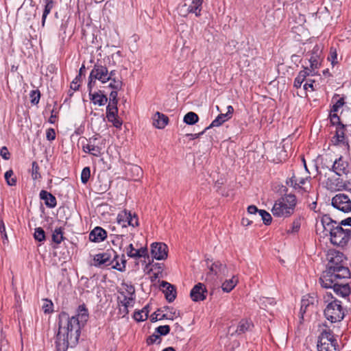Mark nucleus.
Here are the masks:
<instances>
[{"label": "nucleus", "instance_id": "nucleus-1", "mask_svg": "<svg viewBox=\"0 0 351 351\" xmlns=\"http://www.w3.org/2000/svg\"><path fill=\"white\" fill-rule=\"evenodd\" d=\"M88 319V311L85 304H80L76 315L69 317L66 312L58 315V332L55 336L56 351H66L69 346H75L81 335V328Z\"/></svg>", "mask_w": 351, "mask_h": 351}, {"label": "nucleus", "instance_id": "nucleus-2", "mask_svg": "<svg viewBox=\"0 0 351 351\" xmlns=\"http://www.w3.org/2000/svg\"><path fill=\"white\" fill-rule=\"evenodd\" d=\"M321 223L326 236L330 235V243L339 247L346 246L351 239V230L344 229L333 220L329 215L321 218Z\"/></svg>", "mask_w": 351, "mask_h": 351}, {"label": "nucleus", "instance_id": "nucleus-3", "mask_svg": "<svg viewBox=\"0 0 351 351\" xmlns=\"http://www.w3.org/2000/svg\"><path fill=\"white\" fill-rule=\"evenodd\" d=\"M296 204L297 199L294 194H285L275 202L271 213L277 217H289L293 214Z\"/></svg>", "mask_w": 351, "mask_h": 351}, {"label": "nucleus", "instance_id": "nucleus-4", "mask_svg": "<svg viewBox=\"0 0 351 351\" xmlns=\"http://www.w3.org/2000/svg\"><path fill=\"white\" fill-rule=\"evenodd\" d=\"M324 302L327 303L324 309L326 318L331 323L341 322L345 316V311L341 302L335 298L330 292L326 293L324 296Z\"/></svg>", "mask_w": 351, "mask_h": 351}, {"label": "nucleus", "instance_id": "nucleus-5", "mask_svg": "<svg viewBox=\"0 0 351 351\" xmlns=\"http://www.w3.org/2000/svg\"><path fill=\"white\" fill-rule=\"evenodd\" d=\"M350 276L348 268H326L319 281L322 287H330L332 283L346 280Z\"/></svg>", "mask_w": 351, "mask_h": 351}, {"label": "nucleus", "instance_id": "nucleus-6", "mask_svg": "<svg viewBox=\"0 0 351 351\" xmlns=\"http://www.w3.org/2000/svg\"><path fill=\"white\" fill-rule=\"evenodd\" d=\"M337 339L330 330H324L317 341L318 351H339Z\"/></svg>", "mask_w": 351, "mask_h": 351}, {"label": "nucleus", "instance_id": "nucleus-7", "mask_svg": "<svg viewBox=\"0 0 351 351\" xmlns=\"http://www.w3.org/2000/svg\"><path fill=\"white\" fill-rule=\"evenodd\" d=\"M328 263L326 268H348L346 265L344 254L335 250H330L327 254Z\"/></svg>", "mask_w": 351, "mask_h": 351}, {"label": "nucleus", "instance_id": "nucleus-8", "mask_svg": "<svg viewBox=\"0 0 351 351\" xmlns=\"http://www.w3.org/2000/svg\"><path fill=\"white\" fill-rule=\"evenodd\" d=\"M332 206L343 212H351V199L344 193H338L332 198Z\"/></svg>", "mask_w": 351, "mask_h": 351}, {"label": "nucleus", "instance_id": "nucleus-9", "mask_svg": "<svg viewBox=\"0 0 351 351\" xmlns=\"http://www.w3.org/2000/svg\"><path fill=\"white\" fill-rule=\"evenodd\" d=\"M118 258V255L113 250H108L105 252L95 255L93 261L94 265L101 267L102 265H111L112 262Z\"/></svg>", "mask_w": 351, "mask_h": 351}, {"label": "nucleus", "instance_id": "nucleus-10", "mask_svg": "<svg viewBox=\"0 0 351 351\" xmlns=\"http://www.w3.org/2000/svg\"><path fill=\"white\" fill-rule=\"evenodd\" d=\"M106 117L108 121L112 123L116 128L120 129L123 121L118 116L117 104L109 102L106 107Z\"/></svg>", "mask_w": 351, "mask_h": 351}, {"label": "nucleus", "instance_id": "nucleus-11", "mask_svg": "<svg viewBox=\"0 0 351 351\" xmlns=\"http://www.w3.org/2000/svg\"><path fill=\"white\" fill-rule=\"evenodd\" d=\"M306 56H309L308 60L310 63V66L308 67V71L310 73L311 75L313 76L316 74L315 71L321 64L320 51L317 46L314 47L313 50Z\"/></svg>", "mask_w": 351, "mask_h": 351}, {"label": "nucleus", "instance_id": "nucleus-12", "mask_svg": "<svg viewBox=\"0 0 351 351\" xmlns=\"http://www.w3.org/2000/svg\"><path fill=\"white\" fill-rule=\"evenodd\" d=\"M90 73L91 74V77H95L103 84L109 81L108 68L99 61L95 64L93 69Z\"/></svg>", "mask_w": 351, "mask_h": 351}, {"label": "nucleus", "instance_id": "nucleus-13", "mask_svg": "<svg viewBox=\"0 0 351 351\" xmlns=\"http://www.w3.org/2000/svg\"><path fill=\"white\" fill-rule=\"evenodd\" d=\"M326 168L335 172L338 176L347 175L349 173L348 162L343 160L342 156L337 158L332 162L331 167L324 164Z\"/></svg>", "mask_w": 351, "mask_h": 351}, {"label": "nucleus", "instance_id": "nucleus-14", "mask_svg": "<svg viewBox=\"0 0 351 351\" xmlns=\"http://www.w3.org/2000/svg\"><path fill=\"white\" fill-rule=\"evenodd\" d=\"M151 254L156 260H165L168 256V246L161 242L153 243L151 245Z\"/></svg>", "mask_w": 351, "mask_h": 351}, {"label": "nucleus", "instance_id": "nucleus-15", "mask_svg": "<svg viewBox=\"0 0 351 351\" xmlns=\"http://www.w3.org/2000/svg\"><path fill=\"white\" fill-rule=\"evenodd\" d=\"M98 140L99 138L96 136H93L88 140H86L87 143L82 145L83 151L94 156H99L101 154V147L97 143Z\"/></svg>", "mask_w": 351, "mask_h": 351}, {"label": "nucleus", "instance_id": "nucleus-16", "mask_svg": "<svg viewBox=\"0 0 351 351\" xmlns=\"http://www.w3.org/2000/svg\"><path fill=\"white\" fill-rule=\"evenodd\" d=\"M206 287L201 282L196 284L190 292L191 298L193 302H200L206 300Z\"/></svg>", "mask_w": 351, "mask_h": 351}, {"label": "nucleus", "instance_id": "nucleus-17", "mask_svg": "<svg viewBox=\"0 0 351 351\" xmlns=\"http://www.w3.org/2000/svg\"><path fill=\"white\" fill-rule=\"evenodd\" d=\"M346 281V280H341L340 282H334L332 283L330 287L325 288L331 289L337 295L346 298L350 293V288L348 283Z\"/></svg>", "mask_w": 351, "mask_h": 351}, {"label": "nucleus", "instance_id": "nucleus-18", "mask_svg": "<svg viewBox=\"0 0 351 351\" xmlns=\"http://www.w3.org/2000/svg\"><path fill=\"white\" fill-rule=\"evenodd\" d=\"M317 302V297L314 294H307L302 297L300 312L302 317L304 313L313 308Z\"/></svg>", "mask_w": 351, "mask_h": 351}, {"label": "nucleus", "instance_id": "nucleus-19", "mask_svg": "<svg viewBox=\"0 0 351 351\" xmlns=\"http://www.w3.org/2000/svg\"><path fill=\"white\" fill-rule=\"evenodd\" d=\"M234 112V108L232 106L227 107L226 113H220L210 124V125L205 128V130H208L211 128L219 127L224 122L231 119L232 115Z\"/></svg>", "mask_w": 351, "mask_h": 351}, {"label": "nucleus", "instance_id": "nucleus-20", "mask_svg": "<svg viewBox=\"0 0 351 351\" xmlns=\"http://www.w3.org/2000/svg\"><path fill=\"white\" fill-rule=\"evenodd\" d=\"M117 222L122 227H127L128 226L138 227L139 226L138 219H136L134 223L131 221V211L126 209L122 210L118 214Z\"/></svg>", "mask_w": 351, "mask_h": 351}, {"label": "nucleus", "instance_id": "nucleus-21", "mask_svg": "<svg viewBox=\"0 0 351 351\" xmlns=\"http://www.w3.org/2000/svg\"><path fill=\"white\" fill-rule=\"evenodd\" d=\"M126 254L128 257L134 259L148 257V250L147 246L135 248L132 243H130L126 248Z\"/></svg>", "mask_w": 351, "mask_h": 351}, {"label": "nucleus", "instance_id": "nucleus-22", "mask_svg": "<svg viewBox=\"0 0 351 351\" xmlns=\"http://www.w3.org/2000/svg\"><path fill=\"white\" fill-rule=\"evenodd\" d=\"M326 187L330 191H341V189H347L348 186L344 183L342 179L337 178L335 179L328 178L326 181Z\"/></svg>", "mask_w": 351, "mask_h": 351}, {"label": "nucleus", "instance_id": "nucleus-23", "mask_svg": "<svg viewBox=\"0 0 351 351\" xmlns=\"http://www.w3.org/2000/svg\"><path fill=\"white\" fill-rule=\"evenodd\" d=\"M106 237V231L102 228L97 226L90 232L89 240L92 242L99 243L104 241Z\"/></svg>", "mask_w": 351, "mask_h": 351}, {"label": "nucleus", "instance_id": "nucleus-24", "mask_svg": "<svg viewBox=\"0 0 351 351\" xmlns=\"http://www.w3.org/2000/svg\"><path fill=\"white\" fill-rule=\"evenodd\" d=\"M160 286L165 289L164 291L166 300L169 302H172L176 298V287L166 281H162Z\"/></svg>", "mask_w": 351, "mask_h": 351}, {"label": "nucleus", "instance_id": "nucleus-25", "mask_svg": "<svg viewBox=\"0 0 351 351\" xmlns=\"http://www.w3.org/2000/svg\"><path fill=\"white\" fill-rule=\"evenodd\" d=\"M40 199L43 200L47 207L53 208L57 205V200L56 197L51 193L41 190L39 194Z\"/></svg>", "mask_w": 351, "mask_h": 351}, {"label": "nucleus", "instance_id": "nucleus-26", "mask_svg": "<svg viewBox=\"0 0 351 351\" xmlns=\"http://www.w3.org/2000/svg\"><path fill=\"white\" fill-rule=\"evenodd\" d=\"M350 127V124H343L336 127V133L335 138H336V142L338 143H342L343 145H348V143L346 141L345 136L346 131L348 127Z\"/></svg>", "mask_w": 351, "mask_h": 351}, {"label": "nucleus", "instance_id": "nucleus-27", "mask_svg": "<svg viewBox=\"0 0 351 351\" xmlns=\"http://www.w3.org/2000/svg\"><path fill=\"white\" fill-rule=\"evenodd\" d=\"M210 271L216 276H225L228 273L226 265L220 261H215L209 266Z\"/></svg>", "mask_w": 351, "mask_h": 351}, {"label": "nucleus", "instance_id": "nucleus-28", "mask_svg": "<svg viewBox=\"0 0 351 351\" xmlns=\"http://www.w3.org/2000/svg\"><path fill=\"white\" fill-rule=\"evenodd\" d=\"M169 118L162 113L157 112L153 119V125L158 129H163L168 123Z\"/></svg>", "mask_w": 351, "mask_h": 351}, {"label": "nucleus", "instance_id": "nucleus-29", "mask_svg": "<svg viewBox=\"0 0 351 351\" xmlns=\"http://www.w3.org/2000/svg\"><path fill=\"white\" fill-rule=\"evenodd\" d=\"M254 324L251 320L243 319L239 322L235 333L238 335L243 334L247 331L252 330Z\"/></svg>", "mask_w": 351, "mask_h": 351}, {"label": "nucleus", "instance_id": "nucleus-30", "mask_svg": "<svg viewBox=\"0 0 351 351\" xmlns=\"http://www.w3.org/2000/svg\"><path fill=\"white\" fill-rule=\"evenodd\" d=\"M99 92H95L88 94L90 101L95 104L99 106L105 105L108 102V97L106 95L100 93Z\"/></svg>", "mask_w": 351, "mask_h": 351}, {"label": "nucleus", "instance_id": "nucleus-31", "mask_svg": "<svg viewBox=\"0 0 351 351\" xmlns=\"http://www.w3.org/2000/svg\"><path fill=\"white\" fill-rule=\"evenodd\" d=\"M308 75H311V74L308 71V66H304V70L300 71L298 76L295 78L293 86L296 88H300L302 83Z\"/></svg>", "mask_w": 351, "mask_h": 351}, {"label": "nucleus", "instance_id": "nucleus-32", "mask_svg": "<svg viewBox=\"0 0 351 351\" xmlns=\"http://www.w3.org/2000/svg\"><path fill=\"white\" fill-rule=\"evenodd\" d=\"M119 293L123 297L122 300H120L119 298H118L119 299V301H118L119 306H131V307H132L134 306V300H135L134 297L126 295V294L124 291H119Z\"/></svg>", "mask_w": 351, "mask_h": 351}, {"label": "nucleus", "instance_id": "nucleus-33", "mask_svg": "<svg viewBox=\"0 0 351 351\" xmlns=\"http://www.w3.org/2000/svg\"><path fill=\"white\" fill-rule=\"evenodd\" d=\"M45 8L42 16V25L44 26L47 15L51 12L54 6V0H44Z\"/></svg>", "mask_w": 351, "mask_h": 351}, {"label": "nucleus", "instance_id": "nucleus-34", "mask_svg": "<svg viewBox=\"0 0 351 351\" xmlns=\"http://www.w3.org/2000/svg\"><path fill=\"white\" fill-rule=\"evenodd\" d=\"M238 280L235 276H232L231 279L226 280L223 282L221 289L224 292H230L237 285Z\"/></svg>", "mask_w": 351, "mask_h": 351}, {"label": "nucleus", "instance_id": "nucleus-35", "mask_svg": "<svg viewBox=\"0 0 351 351\" xmlns=\"http://www.w3.org/2000/svg\"><path fill=\"white\" fill-rule=\"evenodd\" d=\"M149 306H145L141 311H137L134 313L133 318L137 322H143L148 317Z\"/></svg>", "mask_w": 351, "mask_h": 351}, {"label": "nucleus", "instance_id": "nucleus-36", "mask_svg": "<svg viewBox=\"0 0 351 351\" xmlns=\"http://www.w3.org/2000/svg\"><path fill=\"white\" fill-rule=\"evenodd\" d=\"M62 227L56 228L52 234V241L56 244H60L64 239V232Z\"/></svg>", "mask_w": 351, "mask_h": 351}, {"label": "nucleus", "instance_id": "nucleus-37", "mask_svg": "<svg viewBox=\"0 0 351 351\" xmlns=\"http://www.w3.org/2000/svg\"><path fill=\"white\" fill-rule=\"evenodd\" d=\"M300 227H301V218L300 217L295 218L293 221L292 223L291 224L290 228L287 230V233L288 234H295L299 232Z\"/></svg>", "mask_w": 351, "mask_h": 351}, {"label": "nucleus", "instance_id": "nucleus-38", "mask_svg": "<svg viewBox=\"0 0 351 351\" xmlns=\"http://www.w3.org/2000/svg\"><path fill=\"white\" fill-rule=\"evenodd\" d=\"M183 121L187 125H193L199 121V117L196 113L189 112L185 114Z\"/></svg>", "mask_w": 351, "mask_h": 351}, {"label": "nucleus", "instance_id": "nucleus-39", "mask_svg": "<svg viewBox=\"0 0 351 351\" xmlns=\"http://www.w3.org/2000/svg\"><path fill=\"white\" fill-rule=\"evenodd\" d=\"M305 183L304 178L298 179L296 176H293L287 181V184L295 189L301 188L302 185Z\"/></svg>", "mask_w": 351, "mask_h": 351}, {"label": "nucleus", "instance_id": "nucleus-40", "mask_svg": "<svg viewBox=\"0 0 351 351\" xmlns=\"http://www.w3.org/2000/svg\"><path fill=\"white\" fill-rule=\"evenodd\" d=\"M14 172L12 169L7 171L5 173L4 177L6 181V183L9 186H15L16 184V178L14 177Z\"/></svg>", "mask_w": 351, "mask_h": 351}, {"label": "nucleus", "instance_id": "nucleus-41", "mask_svg": "<svg viewBox=\"0 0 351 351\" xmlns=\"http://www.w3.org/2000/svg\"><path fill=\"white\" fill-rule=\"evenodd\" d=\"M40 167L37 162L34 161L32 163V178L33 180H36L41 178L39 172Z\"/></svg>", "mask_w": 351, "mask_h": 351}, {"label": "nucleus", "instance_id": "nucleus-42", "mask_svg": "<svg viewBox=\"0 0 351 351\" xmlns=\"http://www.w3.org/2000/svg\"><path fill=\"white\" fill-rule=\"evenodd\" d=\"M328 60L331 62L332 66L338 64L337 52L336 48L333 47H330Z\"/></svg>", "mask_w": 351, "mask_h": 351}, {"label": "nucleus", "instance_id": "nucleus-43", "mask_svg": "<svg viewBox=\"0 0 351 351\" xmlns=\"http://www.w3.org/2000/svg\"><path fill=\"white\" fill-rule=\"evenodd\" d=\"M121 286L124 288L125 291H123L125 293L126 295L135 298V288L134 285L132 284L123 282Z\"/></svg>", "mask_w": 351, "mask_h": 351}, {"label": "nucleus", "instance_id": "nucleus-44", "mask_svg": "<svg viewBox=\"0 0 351 351\" xmlns=\"http://www.w3.org/2000/svg\"><path fill=\"white\" fill-rule=\"evenodd\" d=\"M34 237L35 240L42 242L45 240V232L42 228H36L34 231Z\"/></svg>", "mask_w": 351, "mask_h": 351}, {"label": "nucleus", "instance_id": "nucleus-45", "mask_svg": "<svg viewBox=\"0 0 351 351\" xmlns=\"http://www.w3.org/2000/svg\"><path fill=\"white\" fill-rule=\"evenodd\" d=\"M259 215L265 225H269L271 223L272 217L268 212L265 210H260Z\"/></svg>", "mask_w": 351, "mask_h": 351}, {"label": "nucleus", "instance_id": "nucleus-46", "mask_svg": "<svg viewBox=\"0 0 351 351\" xmlns=\"http://www.w3.org/2000/svg\"><path fill=\"white\" fill-rule=\"evenodd\" d=\"M330 123L332 125H336V127L339 126L340 125H343L344 123L341 121L340 117L335 113L330 112Z\"/></svg>", "mask_w": 351, "mask_h": 351}, {"label": "nucleus", "instance_id": "nucleus-47", "mask_svg": "<svg viewBox=\"0 0 351 351\" xmlns=\"http://www.w3.org/2000/svg\"><path fill=\"white\" fill-rule=\"evenodd\" d=\"M90 176V167H84L81 173V181L83 184H86Z\"/></svg>", "mask_w": 351, "mask_h": 351}, {"label": "nucleus", "instance_id": "nucleus-48", "mask_svg": "<svg viewBox=\"0 0 351 351\" xmlns=\"http://www.w3.org/2000/svg\"><path fill=\"white\" fill-rule=\"evenodd\" d=\"M31 103L33 105L38 104L40 98V93L38 90H33L29 94Z\"/></svg>", "mask_w": 351, "mask_h": 351}, {"label": "nucleus", "instance_id": "nucleus-49", "mask_svg": "<svg viewBox=\"0 0 351 351\" xmlns=\"http://www.w3.org/2000/svg\"><path fill=\"white\" fill-rule=\"evenodd\" d=\"M110 83L109 84V87L112 88L113 90H120L122 88L123 83L121 80L113 78L110 80Z\"/></svg>", "mask_w": 351, "mask_h": 351}, {"label": "nucleus", "instance_id": "nucleus-50", "mask_svg": "<svg viewBox=\"0 0 351 351\" xmlns=\"http://www.w3.org/2000/svg\"><path fill=\"white\" fill-rule=\"evenodd\" d=\"M126 267V260L125 258V255H121V265L119 264L118 261L116 262V264L113 265L112 267L114 269H117L119 271H124L125 270Z\"/></svg>", "mask_w": 351, "mask_h": 351}, {"label": "nucleus", "instance_id": "nucleus-51", "mask_svg": "<svg viewBox=\"0 0 351 351\" xmlns=\"http://www.w3.org/2000/svg\"><path fill=\"white\" fill-rule=\"evenodd\" d=\"M156 332L158 335H167L170 332V327L169 325L160 326L156 328Z\"/></svg>", "mask_w": 351, "mask_h": 351}, {"label": "nucleus", "instance_id": "nucleus-52", "mask_svg": "<svg viewBox=\"0 0 351 351\" xmlns=\"http://www.w3.org/2000/svg\"><path fill=\"white\" fill-rule=\"evenodd\" d=\"M0 234H1L3 243L8 242V239L5 232V226L2 219H0Z\"/></svg>", "mask_w": 351, "mask_h": 351}, {"label": "nucleus", "instance_id": "nucleus-53", "mask_svg": "<svg viewBox=\"0 0 351 351\" xmlns=\"http://www.w3.org/2000/svg\"><path fill=\"white\" fill-rule=\"evenodd\" d=\"M345 104L344 98L343 97H339L335 103L332 105V108L331 110L332 112H336L338 111V110L341 108Z\"/></svg>", "mask_w": 351, "mask_h": 351}, {"label": "nucleus", "instance_id": "nucleus-54", "mask_svg": "<svg viewBox=\"0 0 351 351\" xmlns=\"http://www.w3.org/2000/svg\"><path fill=\"white\" fill-rule=\"evenodd\" d=\"M158 340H159L158 343H160L161 340L160 335L158 334H153L149 336L148 338L147 339V343L148 345H151L154 343H156Z\"/></svg>", "mask_w": 351, "mask_h": 351}, {"label": "nucleus", "instance_id": "nucleus-55", "mask_svg": "<svg viewBox=\"0 0 351 351\" xmlns=\"http://www.w3.org/2000/svg\"><path fill=\"white\" fill-rule=\"evenodd\" d=\"M201 10L202 8L193 5V4L190 5L188 8V12L189 13H194L196 16H199L201 15Z\"/></svg>", "mask_w": 351, "mask_h": 351}, {"label": "nucleus", "instance_id": "nucleus-56", "mask_svg": "<svg viewBox=\"0 0 351 351\" xmlns=\"http://www.w3.org/2000/svg\"><path fill=\"white\" fill-rule=\"evenodd\" d=\"M46 138L48 141H52L56 138V132L53 128H49L46 132Z\"/></svg>", "mask_w": 351, "mask_h": 351}, {"label": "nucleus", "instance_id": "nucleus-57", "mask_svg": "<svg viewBox=\"0 0 351 351\" xmlns=\"http://www.w3.org/2000/svg\"><path fill=\"white\" fill-rule=\"evenodd\" d=\"M97 79L93 77H91V74L90 73L88 77V94L92 93V90L94 88Z\"/></svg>", "mask_w": 351, "mask_h": 351}, {"label": "nucleus", "instance_id": "nucleus-58", "mask_svg": "<svg viewBox=\"0 0 351 351\" xmlns=\"http://www.w3.org/2000/svg\"><path fill=\"white\" fill-rule=\"evenodd\" d=\"M0 156L5 160L10 159V154L5 146L2 147L0 149Z\"/></svg>", "mask_w": 351, "mask_h": 351}, {"label": "nucleus", "instance_id": "nucleus-59", "mask_svg": "<svg viewBox=\"0 0 351 351\" xmlns=\"http://www.w3.org/2000/svg\"><path fill=\"white\" fill-rule=\"evenodd\" d=\"M47 303L43 306V309L45 313H49L53 311L52 306L53 304L51 301H47Z\"/></svg>", "mask_w": 351, "mask_h": 351}, {"label": "nucleus", "instance_id": "nucleus-60", "mask_svg": "<svg viewBox=\"0 0 351 351\" xmlns=\"http://www.w3.org/2000/svg\"><path fill=\"white\" fill-rule=\"evenodd\" d=\"M130 306H119V315L124 317H125L128 313H129V311H128V308Z\"/></svg>", "mask_w": 351, "mask_h": 351}, {"label": "nucleus", "instance_id": "nucleus-61", "mask_svg": "<svg viewBox=\"0 0 351 351\" xmlns=\"http://www.w3.org/2000/svg\"><path fill=\"white\" fill-rule=\"evenodd\" d=\"M118 93L117 90H114L110 93V101L109 102H114L115 104L118 103L117 99Z\"/></svg>", "mask_w": 351, "mask_h": 351}, {"label": "nucleus", "instance_id": "nucleus-62", "mask_svg": "<svg viewBox=\"0 0 351 351\" xmlns=\"http://www.w3.org/2000/svg\"><path fill=\"white\" fill-rule=\"evenodd\" d=\"M58 117V112H56L54 109L51 110V114L49 119V122L51 124H53L56 123V119Z\"/></svg>", "mask_w": 351, "mask_h": 351}, {"label": "nucleus", "instance_id": "nucleus-63", "mask_svg": "<svg viewBox=\"0 0 351 351\" xmlns=\"http://www.w3.org/2000/svg\"><path fill=\"white\" fill-rule=\"evenodd\" d=\"M260 210L254 205H251L247 207V212L249 214H256V213H259Z\"/></svg>", "mask_w": 351, "mask_h": 351}, {"label": "nucleus", "instance_id": "nucleus-64", "mask_svg": "<svg viewBox=\"0 0 351 351\" xmlns=\"http://www.w3.org/2000/svg\"><path fill=\"white\" fill-rule=\"evenodd\" d=\"M337 225H341V227L342 226H351V217H348L342 220L340 223H337Z\"/></svg>", "mask_w": 351, "mask_h": 351}]
</instances>
